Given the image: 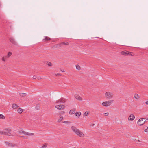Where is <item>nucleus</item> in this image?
I'll return each instance as SVG.
<instances>
[{
    "label": "nucleus",
    "instance_id": "33",
    "mask_svg": "<svg viewBox=\"0 0 148 148\" xmlns=\"http://www.w3.org/2000/svg\"><path fill=\"white\" fill-rule=\"evenodd\" d=\"M24 130H21L19 131V133L20 134H23Z\"/></svg>",
    "mask_w": 148,
    "mask_h": 148
},
{
    "label": "nucleus",
    "instance_id": "11",
    "mask_svg": "<svg viewBox=\"0 0 148 148\" xmlns=\"http://www.w3.org/2000/svg\"><path fill=\"white\" fill-rule=\"evenodd\" d=\"M23 134L25 135H27L28 136H33L34 135V133H29L24 131H23Z\"/></svg>",
    "mask_w": 148,
    "mask_h": 148
},
{
    "label": "nucleus",
    "instance_id": "38",
    "mask_svg": "<svg viewBox=\"0 0 148 148\" xmlns=\"http://www.w3.org/2000/svg\"><path fill=\"white\" fill-rule=\"evenodd\" d=\"M36 78V76L34 75L33 77V78L34 79H35Z\"/></svg>",
    "mask_w": 148,
    "mask_h": 148
},
{
    "label": "nucleus",
    "instance_id": "34",
    "mask_svg": "<svg viewBox=\"0 0 148 148\" xmlns=\"http://www.w3.org/2000/svg\"><path fill=\"white\" fill-rule=\"evenodd\" d=\"M109 114V113H106L104 114V115L105 116H108Z\"/></svg>",
    "mask_w": 148,
    "mask_h": 148
},
{
    "label": "nucleus",
    "instance_id": "35",
    "mask_svg": "<svg viewBox=\"0 0 148 148\" xmlns=\"http://www.w3.org/2000/svg\"><path fill=\"white\" fill-rule=\"evenodd\" d=\"M145 132H148V127H147V129H145Z\"/></svg>",
    "mask_w": 148,
    "mask_h": 148
},
{
    "label": "nucleus",
    "instance_id": "10",
    "mask_svg": "<svg viewBox=\"0 0 148 148\" xmlns=\"http://www.w3.org/2000/svg\"><path fill=\"white\" fill-rule=\"evenodd\" d=\"M9 40L12 44L15 45H16V42H15L14 39L13 37H10Z\"/></svg>",
    "mask_w": 148,
    "mask_h": 148
},
{
    "label": "nucleus",
    "instance_id": "3",
    "mask_svg": "<svg viewBox=\"0 0 148 148\" xmlns=\"http://www.w3.org/2000/svg\"><path fill=\"white\" fill-rule=\"evenodd\" d=\"M113 102V100H109L103 102L102 104L104 106L106 107L110 106Z\"/></svg>",
    "mask_w": 148,
    "mask_h": 148
},
{
    "label": "nucleus",
    "instance_id": "26",
    "mask_svg": "<svg viewBox=\"0 0 148 148\" xmlns=\"http://www.w3.org/2000/svg\"><path fill=\"white\" fill-rule=\"evenodd\" d=\"M5 117L3 115L1 114H0V119H5Z\"/></svg>",
    "mask_w": 148,
    "mask_h": 148
},
{
    "label": "nucleus",
    "instance_id": "18",
    "mask_svg": "<svg viewBox=\"0 0 148 148\" xmlns=\"http://www.w3.org/2000/svg\"><path fill=\"white\" fill-rule=\"evenodd\" d=\"M12 54V53L11 52H9L7 55L6 56L8 58H9Z\"/></svg>",
    "mask_w": 148,
    "mask_h": 148
},
{
    "label": "nucleus",
    "instance_id": "2",
    "mask_svg": "<svg viewBox=\"0 0 148 148\" xmlns=\"http://www.w3.org/2000/svg\"><path fill=\"white\" fill-rule=\"evenodd\" d=\"M11 131V129L9 127L5 128L3 131H0V134L5 135L12 136L10 133Z\"/></svg>",
    "mask_w": 148,
    "mask_h": 148
},
{
    "label": "nucleus",
    "instance_id": "28",
    "mask_svg": "<svg viewBox=\"0 0 148 148\" xmlns=\"http://www.w3.org/2000/svg\"><path fill=\"white\" fill-rule=\"evenodd\" d=\"M76 69L78 70H80V67L79 66V65L78 64H77L76 65Z\"/></svg>",
    "mask_w": 148,
    "mask_h": 148
},
{
    "label": "nucleus",
    "instance_id": "12",
    "mask_svg": "<svg viewBox=\"0 0 148 148\" xmlns=\"http://www.w3.org/2000/svg\"><path fill=\"white\" fill-rule=\"evenodd\" d=\"M75 97L76 99L79 101H81L82 100V99L81 97L78 95H75Z\"/></svg>",
    "mask_w": 148,
    "mask_h": 148
},
{
    "label": "nucleus",
    "instance_id": "41",
    "mask_svg": "<svg viewBox=\"0 0 148 148\" xmlns=\"http://www.w3.org/2000/svg\"><path fill=\"white\" fill-rule=\"evenodd\" d=\"M94 125V124H92V126H93Z\"/></svg>",
    "mask_w": 148,
    "mask_h": 148
},
{
    "label": "nucleus",
    "instance_id": "27",
    "mask_svg": "<svg viewBox=\"0 0 148 148\" xmlns=\"http://www.w3.org/2000/svg\"><path fill=\"white\" fill-rule=\"evenodd\" d=\"M47 145V143H45L41 147V148H46Z\"/></svg>",
    "mask_w": 148,
    "mask_h": 148
},
{
    "label": "nucleus",
    "instance_id": "21",
    "mask_svg": "<svg viewBox=\"0 0 148 148\" xmlns=\"http://www.w3.org/2000/svg\"><path fill=\"white\" fill-rule=\"evenodd\" d=\"M40 108V106L39 104H37L36 106V109L37 110H39Z\"/></svg>",
    "mask_w": 148,
    "mask_h": 148
},
{
    "label": "nucleus",
    "instance_id": "17",
    "mask_svg": "<svg viewBox=\"0 0 148 148\" xmlns=\"http://www.w3.org/2000/svg\"><path fill=\"white\" fill-rule=\"evenodd\" d=\"M45 64L48 65L49 66H51L52 65V64L51 62L49 61H46L45 62Z\"/></svg>",
    "mask_w": 148,
    "mask_h": 148
},
{
    "label": "nucleus",
    "instance_id": "30",
    "mask_svg": "<svg viewBox=\"0 0 148 148\" xmlns=\"http://www.w3.org/2000/svg\"><path fill=\"white\" fill-rule=\"evenodd\" d=\"M88 114H89L88 112V111L84 113V116H87V115H88Z\"/></svg>",
    "mask_w": 148,
    "mask_h": 148
},
{
    "label": "nucleus",
    "instance_id": "22",
    "mask_svg": "<svg viewBox=\"0 0 148 148\" xmlns=\"http://www.w3.org/2000/svg\"><path fill=\"white\" fill-rule=\"evenodd\" d=\"M60 118L58 120V122H60L63 119V117L62 116H61V115L59 117Z\"/></svg>",
    "mask_w": 148,
    "mask_h": 148
},
{
    "label": "nucleus",
    "instance_id": "32",
    "mask_svg": "<svg viewBox=\"0 0 148 148\" xmlns=\"http://www.w3.org/2000/svg\"><path fill=\"white\" fill-rule=\"evenodd\" d=\"M62 122L63 123H69V122L67 121H62Z\"/></svg>",
    "mask_w": 148,
    "mask_h": 148
},
{
    "label": "nucleus",
    "instance_id": "31",
    "mask_svg": "<svg viewBox=\"0 0 148 148\" xmlns=\"http://www.w3.org/2000/svg\"><path fill=\"white\" fill-rule=\"evenodd\" d=\"M62 44H63L64 45H68L69 44V43L67 42H62L61 43Z\"/></svg>",
    "mask_w": 148,
    "mask_h": 148
},
{
    "label": "nucleus",
    "instance_id": "6",
    "mask_svg": "<svg viewBox=\"0 0 148 148\" xmlns=\"http://www.w3.org/2000/svg\"><path fill=\"white\" fill-rule=\"evenodd\" d=\"M131 52H129L127 51H124L121 52V54L122 55L126 56V55H132Z\"/></svg>",
    "mask_w": 148,
    "mask_h": 148
},
{
    "label": "nucleus",
    "instance_id": "39",
    "mask_svg": "<svg viewBox=\"0 0 148 148\" xmlns=\"http://www.w3.org/2000/svg\"><path fill=\"white\" fill-rule=\"evenodd\" d=\"M145 104L146 105H148V101L146 102Z\"/></svg>",
    "mask_w": 148,
    "mask_h": 148
},
{
    "label": "nucleus",
    "instance_id": "36",
    "mask_svg": "<svg viewBox=\"0 0 148 148\" xmlns=\"http://www.w3.org/2000/svg\"><path fill=\"white\" fill-rule=\"evenodd\" d=\"M64 113V111H61L60 113V114H63Z\"/></svg>",
    "mask_w": 148,
    "mask_h": 148
},
{
    "label": "nucleus",
    "instance_id": "25",
    "mask_svg": "<svg viewBox=\"0 0 148 148\" xmlns=\"http://www.w3.org/2000/svg\"><path fill=\"white\" fill-rule=\"evenodd\" d=\"M81 114V113L80 112H76L75 113V115L77 116H79Z\"/></svg>",
    "mask_w": 148,
    "mask_h": 148
},
{
    "label": "nucleus",
    "instance_id": "42",
    "mask_svg": "<svg viewBox=\"0 0 148 148\" xmlns=\"http://www.w3.org/2000/svg\"><path fill=\"white\" fill-rule=\"evenodd\" d=\"M115 148V147H114V148Z\"/></svg>",
    "mask_w": 148,
    "mask_h": 148
},
{
    "label": "nucleus",
    "instance_id": "15",
    "mask_svg": "<svg viewBox=\"0 0 148 148\" xmlns=\"http://www.w3.org/2000/svg\"><path fill=\"white\" fill-rule=\"evenodd\" d=\"M76 111V109L75 108H74L72 110H71L69 112V113L71 114H73Z\"/></svg>",
    "mask_w": 148,
    "mask_h": 148
},
{
    "label": "nucleus",
    "instance_id": "7",
    "mask_svg": "<svg viewBox=\"0 0 148 148\" xmlns=\"http://www.w3.org/2000/svg\"><path fill=\"white\" fill-rule=\"evenodd\" d=\"M65 106L63 105H59L56 106L55 107L59 110H62L65 108Z\"/></svg>",
    "mask_w": 148,
    "mask_h": 148
},
{
    "label": "nucleus",
    "instance_id": "24",
    "mask_svg": "<svg viewBox=\"0 0 148 148\" xmlns=\"http://www.w3.org/2000/svg\"><path fill=\"white\" fill-rule=\"evenodd\" d=\"M19 95L21 96L24 97L26 96V94L23 93H20Z\"/></svg>",
    "mask_w": 148,
    "mask_h": 148
},
{
    "label": "nucleus",
    "instance_id": "37",
    "mask_svg": "<svg viewBox=\"0 0 148 148\" xmlns=\"http://www.w3.org/2000/svg\"><path fill=\"white\" fill-rule=\"evenodd\" d=\"M56 75V76H57V75H59V76H61V75L60 73H57Z\"/></svg>",
    "mask_w": 148,
    "mask_h": 148
},
{
    "label": "nucleus",
    "instance_id": "19",
    "mask_svg": "<svg viewBox=\"0 0 148 148\" xmlns=\"http://www.w3.org/2000/svg\"><path fill=\"white\" fill-rule=\"evenodd\" d=\"M7 59L8 58L6 56H3L2 57L1 60L5 62Z\"/></svg>",
    "mask_w": 148,
    "mask_h": 148
},
{
    "label": "nucleus",
    "instance_id": "14",
    "mask_svg": "<svg viewBox=\"0 0 148 148\" xmlns=\"http://www.w3.org/2000/svg\"><path fill=\"white\" fill-rule=\"evenodd\" d=\"M12 107L14 109H16L19 108V106L16 104H14L12 105Z\"/></svg>",
    "mask_w": 148,
    "mask_h": 148
},
{
    "label": "nucleus",
    "instance_id": "8",
    "mask_svg": "<svg viewBox=\"0 0 148 148\" xmlns=\"http://www.w3.org/2000/svg\"><path fill=\"white\" fill-rule=\"evenodd\" d=\"M5 143L9 147H14L16 145L15 144L11 143L9 142L6 141L5 142Z\"/></svg>",
    "mask_w": 148,
    "mask_h": 148
},
{
    "label": "nucleus",
    "instance_id": "40",
    "mask_svg": "<svg viewBox=\"0 0 148 148\" xmlns=\"http://www.w3.org/2000/svg\"><path fill=\"white\" fill-rule=\"evenodd\" d=\"M61 71H62V72H64V70L63 69L62 70H61Z\"/></svg>",
    "mask_w": 148,
    "mask_h": 148
},
{
    "label": "nucleus",
    "instance_id": "20",
    "mask_svg": "<svg viewBox=\"0 0 148 148\" xmlns=\"http://www.w3.org/2000/svg\"><path fill=\"white\" fill-rule=\"evenodd\" d=\"M134 97L136 99H138L139 98V96L137 94H135L134 95Z\"/></svg>",
    "mask_w": 148,
    "mask_h": 148
},
{
    "label": "nucleus",
    "instance_id": "23",
    "mask_svg": "<svg viewBox=\"0 0 148 148\" xmlns=\"http://www.w3.org/2000/svg\"><path fill=\"white\" fill-rule=\"evenodd\" d=\"M17 111L19 113L21 114L23 110L21 108H18L17 110Z\"/></svg>",
    "mask_w": 148,
    "mask_h": 148
},
{
    "label": "nucleus",
    "instance_id": "4",
    "mask_svg": "<svg viewBox=\"0 0 148 148\" xmlns=\"http://www.w3.org/2000/svg\"><path fill=\"white\" fill-rule=\"evenodd\" d=\"M105 97L106 99H110L113 97V95L110 92H106L105 94Z\"/></svg>",
    "mask_w": 148,
    "mask_h": 148
},
{
    "label": "nucleus",
    "instance_id": "29",
    "mask_svg": "<svg viewBox=\"0 0 148 148\" xmlns=\"http://www.w3.org/2000/svg\"><path fill=\"white\" fill-rule=\"evenodd\" d=\"M134 141H135V143L137 144H141V143H138V142H140V141L138 139H135Z\"/></svg>",
    "mask_w": 148,
    "mask_h": 148
},
{
    "label": "nucleus",
    "instance_id": "13",
    "mask_svg": "<svg viewBox=\"0 0 148 148\" xmlns=\"http://www.w3.org/2000/svg\"><path fill=\"white\" fill-rule=\"evenodd\" d=\"M135 118L134 115L131 114L129 116L128 119L130 120H133Z\"/></svg>",
    "mask_w": 148,
    "mask_h": 148
},
{
    "label": "nucleus",
    "instance_id": "5",
    "mask_svg": "<svg viewBox=\"0 0 148 148\" xmlns=\"http://www.w3.org/2000/svg\"><path fill=\"white\" fill-rule=\"evenodd\" d=\"M144 120H145V119L144 118H141L137 122L138 125H143L145 122L144 121Z\"/></svg>",
    "mask_w": 148,
    "mask_h": 148
},
{
    "label": "nucleus",
    "instance_id": "16",
    "mask_svg": "<svg viewBox=\"0 0 148 148\" xmlns=\"http://www.w3.org/2000/svg\"><path fill=\"white\" fill-rule=\"evenodd\" d=\"M51 40V39L50 38L47 36L45 37V38L43 40V41H47L50 40Z\"/></svg>",
    "mask_w": 148,
    "mask_h": 148
},
{
    "label": "nucleus",
    "instance_id": "9",
    "mask_svg": "<svg viewBox=\"0 0 148 148\" xmlns=\"http://www.w3.org/2000/svg\"><path fill=\"white\" fill-rule=\"evenodd\" d=\"M66 99L64 98H61L59 99L56 102V103H58L59 102H61L64 103L66 102Z\"/></svg>",
    "mask_w": 148,
    "mask_h": 148
},
{
    "label": "nucleus",
    "instance_id": "1",
    "mask_svg": "<svg viewBox=\"0 0 148 148\" xmlns=\"http://www.w3.org/2000/svg\"><path fill=\"white\" fill-rule=\"evenodd\" d=\"M71 128L73 132L80 137H83L84 136V135L83 133L77 129L75 127L72 126L71 127Z\"/></svg>",
    "mask_w": 148,
    "mask_h": 148
}]
</instances>
